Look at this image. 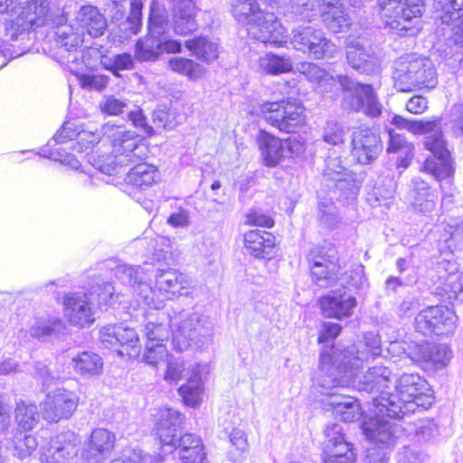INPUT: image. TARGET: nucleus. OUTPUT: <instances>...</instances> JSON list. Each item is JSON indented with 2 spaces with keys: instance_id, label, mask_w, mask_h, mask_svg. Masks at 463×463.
<instances>
[{
  "instance_id": "9d476101",
  "label": "nucleus",
  "mask_w": 463,
  "mask_h": 463,
  "mask_svg": "<svg viewBox=\"0 0 463 463\" xmlns=\"http://www.w3.org/2000/svg\"><path fill=\"white\" fill-rule=\"evenodd\" d=\"M437 33L446 41L445 58L463 67V0H439Z\"/></svg>"
},
{
  "instance_id": "72a5a7b5",
  "label": "nucleus",
  "mask_w": 463,
  "mask_h": 463,
  "mask_svg": "<svg viewBox=\"0 0 463 463\" xmlns=\"http://www.w3.org/2000/svg\"><path fill=\"white\" fill-rule=\"evenodd\" d=\"M257 143L266 166L275 167L287 157V146L284 141L265 130L260 131Z\"/></svg>"
},
{
  "instance_id": "423d86ee",
  "label": "nucleus",
  "mask_w": 463,
  "mask_h": 463,
  "mask_svg": "<svg viewBox=\"0 0 463 463\" xmlns=\"http://www.w3.org/2000/svg\"><path fill=\"white\" fill-rule=\"evenodd\" d=\"M236 21L246 27L248 35L266 46L279 47L286 43V30L272 12L259 7L256 0H232Z\"/></svg>"
},
{
  "instance_id": "6e6552de",
  "label": "nucleus",
  "mask_w": 463,
  "mask_h": 463,
  "mask_svg": "<svg viewBox=\"0 0 463 463\" xmlns=\"http://www.w3.org/2000/svg\"><path fill=\"white\" fill-rule=\"evenodd\" d=\"M167 318L176 351L183 352L192 345L202 346L211 340L213 324L203 314L176 307L167 313Z\"/></svg>"
},
{
  "instance_id": "6e6d98bb",
  "label": "nucleus",
  "mask_w": 463,
  "mask_h": 463,
  "mask_svg": "<svg viewBox=\"0 0 463 463\" xmlns=\"http://www.w3.org/2000/svg\"><path fill=\"white\" fill-rule=\"evenodd\" d=\"M138 336L134 329L118 326V345L122 348L118 349V355H128L135 357L139 354Z\"/></svg>"
},
{
  "instance_id": "9b49d317",
  "label": "nucleus",
  "mask_w": 463,
  "mask_h": 463,
  "mask_svg": "<svg viewBox=\"0 0 463 463\" xmlns=\"http://www.w3.org/2000/svg\"><path fill=\"white\" fill-rule=\"evenodd\" d=\"M424 0H378L385 26L400 36H415L421 30Z\"/></svg>"
},
{
  "instance_id": "473e14b6",
  "label": "nucleus",
  "mask_w": 463,
  "mask_h": 463,
  "mask_svg": "<svg viewBox=\"0 0 463 463\" xmlns=\"http://www.w3.org/2000/svg\"><path fill=\"white\" fill-rule=\"evenodd\" d=\"M346 59L348 64L360 74L372 75L381 71L380 58L371 47L359 43L347 47Z\"/></svg>"
},
{
  "instance_id": "4be33fe9",
  "label": "nucleus",
  "mask_w": 463,
  "mask_h": 463,
  "mask_svg": "<svg viewBox=\"0 0 463 463\" xmlns=\"http://www.w3.org/2000/svg\"><path fill=\"white\" fill-rule=\"evenodd\" d=\"M80 440L72 431L52 437L41 454L42 463H74L79 453Z\"/></svg>"
},
{
  "instance_id": "f704fd0d",
  "label": "nucleus",
  "mask_w": 463,
  "mask_h": 463,
  "mask_svg": "<svg viewBox=\"0 0 463 463\" xmlns=\"http://www.w3.org/2000/svg\"><path fill=\"white\" fill-rule=\"evenodd\" d=\"M411 186V205L414 211L423 215H430L435 211L439 200L437 191L431 189L430 184L420 177L413 178Z\"/></svg>"
},
{
  "instance_id": "0eeeda50",
  "label": "nucleus",
  "mask_w": 463,
  "mask_h": 463,
  "mask_svg": "<svg viewBox=\"0 0 463 463\" xmlns=\"http://www.w3.org/2000/svg\"><path fill=\"white\" fill-rule=\"evenodd\" d=\"M387 416L402 419L417 410H427L434 401L433 391L425 378L418 373H403L393 382L392 394L385 398Z\"/></svg>"
},
{
  "instance_id": "bf43d9fd",
  "label": "nucleus",
  "mask_w": 463,
  "mask_h": 463,
  "mask_svg": "<svg viewBox=\"0 0 463 463\" xmlns=\"http://www.w3.org/2000/svg\"><path fill=\"white\" fill-rule=\"evenodd\" d=\"M92 165L101 175L97 177V179L108 184H114L116 178V155L111 153L107 156H100L94 160Z\"/></svg>"
},
{
  "instance_id": "09e8293b",
  "label": "nucleus",
  "mask_w": 463,
  "mask_h": 463,
  "mask_svg": "<svg viewBox=\"0 0 463 463\" xmlns=\"http://www.w3.org/2000/svg\"><path fill=\"white\" fill-rule=\"evenodd\" d=\"M203 392V381L198 370H194L186 383L178 389L184 402L191 407H195L201 402Z\"/></svg>"
},
{
  "instance_id": "39448f33",
  "label": "nucleus",
  "mask_w": 463,
  "mask_h": 463,
  "mask_svg": "<svg viewBox=\"0 0 463 463\" xmlns=\"http://www.w3.org/2000/svg\"><path fill=\"white\" fill-rule=\"evenodd\" d=\"M156 417V435L161 445L162 460L167 453L176 455L181 463H207L202 439L194 434L185 433L177 438L184 416L171 408H161Z\"/></svg>"
},
{
  "instance_id": "8fccbe9b",
  "label": "nucleus",
  "mask_w": 463,
  "mask_h": 463,
  "mask_svg": "<svg viewBox=\"0 0 463 463\" xmlns=\"http://www.w3.org/2000/svg\"><path fill=\"white\" fill-rule=\"evenodd\" d=\"M14 420L18 427L24 430H33L40 420L37 406L24 401L18 402L14 410Z\"/></svg>"
},
{
  "instance_id": "c9c22d12",
  "label": "nucleus",
  "mask_w": 463,
  "mask_h": 463,
  "mask_svg": "<svg viewBox=\"0 0 463 463\" xmlns=\"http://www.w3.org/2000/svg\"><path fill=\"white\" fill-rule=\"evenodd\" d=\"M247 252L255 258L269 260L275 251V237L268 232L252 230L244 234Z\"/></svg>"
},
{
  "instance_id": "37998d69",
  "label": "nucleus",
  "mask_w": 463,
  "mask_h": 463,
  "mask_svg": "<svg viewBox=\"0 0 463 463\" xmlns=\"http://www.w3.org/2000/svg\"><path fill=\"white\" fill-rule=\"evenodd\" d=\"M389 144L387 152L389 154H400L397 165L398 166L407 167L410 159L413 155V145L409 142L404 135L395 132L393 129L388 130Z\"/></svg>"
},
{
  "instance_id": "f03ea898",
  "label": "nucleus",
  "mask_w": 463,
  "mask_h": 463,
  "mask_svg": "<svg viewBox=\"0 0 463 463\" xmlns=\"http://www.w3.org/2000/svg\"><path fill=\"white\" fill-rule=\"evenodd\" d=\"M120 119L128 120L145 134H150L153 129L146 123L139 107L118 99V166L132 165L124 178L127 184L141 189L149 187L159 180L160 173L155 165L144 162L147 147L140 135L130 129L123 130V126L118 124Z\"/></svg>"
},
{
  "instance_id": "f257e3e1",
  "label": "nucleus",
  "mask_w": 463,
  "mask_h": 463,
  "mask_svg": "<svg viewBox=\"0 0 463 463\" xmlns=\"http://www.w3.org/2000/svg\"><path fill=\"white\" fill-rule=\"evenodd\" d=\"M382 354L381 338L373 332L364 334V340L337 352L334 348L323 351L320 354V372L326 375L321 384L326 389L334 386H352L359 392L372 397L376 409V418L387 415V403L384 399L392 394L393 379L392 370L387 365L370 367L364 373L359 374L364 362H368Z\"/></svg>"
},
{
  "instance_id": "f8f14e48",
  "label": "nucleus",
  "mask_w": 463,
  "mask_h": 463,
  "mask_svg": "<svg viewBox=\"0 0 463 463\" xmlns=\"http://www.w3.org/2000/svg\"><path fill=\"white\" fill-rule=\"evenodd\" d=\"M76 138V146L74 148L79 152H83L92 148L99 142L100 136L99 133L89 130L76 131L74 124L71 122L65 123L61 128L53 136L44 147L39 151V155L43 157L60 162L68 165L72 169H79L80 164L79 160L71 154L68 153L63 147L52 149L53 146L63 144L66 140Z\"/></svg>"
},
{
  "instance_id": "13d9d810",
  "label": "nucleus",
  "mask_w": 463,
  "mask_h": 463,
  "mask_svg": "<svg viewBox=\"0 0 463 463\" xmlns=\"http://www.w3.org/2000/svg\"><path fill=\"white\" fill-rule=\"evenodd\" d=\"M230 442L232 449L228 453L232 463H241L245 458L244 453L248 449V440L244 431L233 429L230 434Z\"/></svg>"
},
{
  "instance_id": "a878e982",
  "label": "nucleus",
  "mask_w": 463,
  "mask_h": 463,
  "mask_svg": "<svg viewBox=\"0 0 463 463\" xmlns=\"http://www.w3.org/2000/svg\"><path fill=\"white\" fill-rule=\"evenodd\" d=\"M64 316L72 326L85 327L94 323L93 305L86 292H72L64 297Z\"/></svg>"
},
{
  "instance_id": "864d4df0",
  "label": "nucleus",
  "mask_w": 463,
  "mask_h": 463,
  "mask_svg": "<svg viewBox=\"0 0 463 463\" xmlns=\"http://www.w3.org/2000/svg\"><path fill=\"white\" fill-rule=\"evenodd\" d=\"M160 37L147 35L136 43L135 54L139 61H155L162 54Z\"/></svg>"
},
{
  "instance_id": "a211bd4d",
  "label": "nucleus",
  "mask_w": 463,
  "mask_h": 463,
  "mask_svg": "<svg viewBox=\"0 0 463 463\" xmlns=\"http://www.w3.org/2000/svg\"><path fill=\"white\" fill-rule=\"evenodd\" d=\"M456 326V315L447 306L428 307L420 311L414 319L417 332L427 335H445L453 332Z\"/></svg>"
},
{
  "instance_id": "4468645a",
  "label": "nucleus",
  "mask_w": 463,
  "mask_h": 463,
  "mask_svg": "<svg viewBox=\"0 0 463 463\" xmlns=\"http://www.w3.org/2000/svg\"><path fill=\"white\" fill-rule=\"evenodd\" d=\"M364 435L378 448L368 449L366 463H388L389 453L384 450L392 448L401 439L403 429L388 420L373 418L363 423Z\"/></svg>"
},
{
  "instance_id": "0e129e2a",
  "label": "nucleus",
  "mask_w": 463,
  "mask_h": 463,
  "mask_svg": "<svg viewBox=\"0 0 463 463\" xmlns=\"http://www.w3.org/2000/svg\"><path fill=\"white\" fill-rule=\"evenodd\" d=\"M415 437L419 442H427L439 434V427L432 419H422L415 424Z\"/></svg>"
},
{
  "instance_id": "412c9836",
  "label": "nucleus",
  "mask_w": 463,
  "mask_h": 463,
  "mask_svg": "<svg viewBox=\"0 0 463 463\" xmlns=\"http://www.w3.org/2000/svg\"><path fill=\"white\" fill-rule=\"evenodd\" d=\"M79 398L75 392L66 389H56L48 392L41 402L43 418L49 422H58L71 417L78 407Z\"/></svg>"
},
{
  "instance_id": "2eb2a0df",
  "label": "nucleus",
  "mask_w": 463,
  "mask_h": 463,
  "mask_svg": "<svg viewBox=\"0 0 463 463\" xmlns=\"http://www.w3.org/2000/svg\"><path fill=\"white\" fill-rule=\"evenodd\" d=\"M61 20L56 22L52 29L55 34V43L58 46L56 59L61 64H66L71 71L78 70L83 51L79 48L84 43L82 30L74 24H68L63 13Z\"/></svg>"
},
{
  "instance_id": "dca6fc26",
  "label": "nucleus",
  "mask_w": 463,
  "mask_h": 463,
  "mask_svg": "<svg viewBox=\"0 0 463 463\" xmlns=\"http://www.w3.org/2000/svg\"><path fill=\"white\" fill-rule=\"evenodd\" d=\"M323 182L327 189L335 188L344 199H355L360 190V183L355 175L348 170L335 149H330L325 159Z\"/></svg>"
},
{
  "instance_id": "c03bdc74",
  "label": "nucleus",
  "mask_w": 463,
  "mask_h": 463,
  "mask_svg": "<svg viewBox=\"0 0 463 463\" xmlns=\"http://www.w3.org/2000/svg\"><path fill=\"white\" fill-rule=\"evenodd\" d=\"M169 32V20L166 9L157 1L150 4L147 22V33L150 35L162 37Z\"/></svg>"
},
{
  "instance_id": "e2e57ef3",
  "label": "nucleus",
  "mask_w": 463,
  "mask_h": 463,
  "mask_svg": "<svg viewBox=\"0 0 463 463\" xmlns=\"http://www.w3.org/2000/svg\"><path fill=\"white\" fill-rule=\"evenodd\" d=\"M80 62L78 64V70H73L72 71H75L79 83L82 89L87 90L100 91L107 87L109 83V78L107 76L99 74L96 75L90 73H80L79 71H76L80 69Z\"/></svg>"
},
{
  "instance_id": "1a4fd4ad",
  "label": "nucleus",
  "mask_w": 463,
  "mask_h": 463,
  "mask_svg": "<svg viewBox=\"0 0 463 463\" xmlns=\"http://www.w3.org/2000/svg\"><path fill=\"white\" fill-rule=\"evenodd\" d=\"M394 87L402 92L415 89H433L438 84L436 68L430 59L409 54L394 62Z\"/></svg>"
},
{
  "instance_id": "49530a36",
  "label": "nucleus",
  "mask_w": 463,
  "mask_h": 463,
  "mask_svg": "<svg viewBox=\"0 0 463 463\" xmlns=\"http://www.w3.org/2000/svg\"><path fill=\"white\" fill-rule=\"evenodd\" d=\"M72 366L81 375L94 376L101 373L103 369L102 358L92 352H82L72 358Z\"/></svg>"
},
{
  "instance_id": "a18cd8bd",
  "label": "nucleus",
  "mask_w": 463,
  "mask_h": 463,
  "mask_svg": "<svg viewBox=\"0 0 463 463\" xmlns=\"http://www.w3.org/2000/svg\"><path fill=\"white\" fill-rule=\"evenodd\" d=\"M64 328V324L61 318L48 315L34 319L30 328V334L33 337L41 339L61 334Z\"/></svg>"
},
{
  "instance_id": "20e7f679",
  "label": "nucleus",
  "mask_w": 463,
  "mask_h": 463,
  "mask_svg": "<svg viewBox=\"0 0 463 463\" xmlns=\"http://www.w3.org/2000/svg\"><path fill=\"white\" fill-rule=\"evenodd\" d=\"M296 69L312 83L338 84L343 91L342 106L345 109L362 112L371 118L382 114L383 106L371 84L355 81L346 75L333 77L320 66L308 61L298 63Z\"/></svg>"
},
{
  "instance_id": "052dcab7",
  "label": "nucleus",
  "mask_w": 463,
  "mask_h": 463,
  "mask_svg": "<svg viewBox=\"0 0 463 463\" xmlns=\"http://www.w3.org/2000/svg\"><path fill=\"white\" fill-rule=\"evenodd\" d=\"M38 447L37 439L30 434L16 436L14 440L13 455L23 460L32 455Z\"/></svg>"
},
{
  "instance_id": "2f4dec72",
  "label": "nucleus",
  "mask_w": 463,
  "mask_h": 463,
  "mask_svg": "<svg viewBox=\"0 0 463 463\" xmlns=\"http://www.w3.org/2000/svg\"><path fill=\"white\" fill-rule=\"evenodd\" d=\"M320 306L324 316L341 319L352 315L356 299L345 288L336 289L321 298Z\"/></svg>"
},
{
  "instance_id": "79ce46f5",
  "label": "nucleus",
  "mask_w": 463,
  "mask_h": 463,
  "mask_svg": "<svg viewBox=\"0 0 463 463\" xmlns=\"http://www.w3.org/2000/svg\"><path fill=\"white\" fill-rule=\"evenodd\" d=\"M259 67L261 72L277 76L290 72L293 70V62L288 55L267 52L259 58Z\"/></svg>"
},
{
  "instance_id": "774afa93",
  "label": "nucleus",
  "mask_w": 463,
  "mask_h": 463,
  "mask_svg": "<svg viewBox=\"0 0 463 463\" xmlns=\"http://www.w3.org/2000/svg\"><path fill=\"white\" fill-rule=\"evenodd\" d=\"M167 357V349L164 344H146L142 360L146 364L153 367H156L161 362H164Z\"/></svg>"
},
{
  "instance_id": "de8ad7c7",
  "label": "nucleus",
  "mask_w": 463,
  "mask_h": 463,
  "mask_svg": "<svg viewBox=\"0 0 463 463\" xmlns=\"http://www.w3.org/2000/svg\"><path fill=\"white\" fill-rule=\"evenodd\" d=\"M329 197H322L318 194V217L322 223H324L326 227L332 228L336 223V208L333 202L334 199L339 200L343 203H347L349 201H353L354 199H344L340 197V192L337 191L336 194L335 188L328 189Z\"/></svg>"
},
{
  "instance_id": "f3484780",
  "label": "nucleus",
  "mask_w": 463,
  "mask_h": 463,
  "mask_svg": "<svg viewBox=\"0 0 463 463\" xmlns=\"http://www.w3.org/2000/svg\"><path fill=\"white\" fill-rule=\"evenodd\" d=\"M291 43L295 50L315 60L331 58L337 50L321 30L310 25L294 28Z\"/></svg>"
},
{
  "instance_id": "58836bf2",
  "label": "nucleus",
  "mask_w": 463,
  "mask_h": 463,
  "mask_svg": "<svg viewBox=\"0 0 463 463\" xmlns=\"http://www.w3.org/2000/svg\"><path fill=\"white\" fill-rule=\"evenodd\" d=\"M415 349L417 353L409 354L413 361L431 362L439 367L447 365L452 357V352L446 345L420 344Z\"/></svg>"
},
{
  "instance_id": "69168bd1",
  "label": "nucleus",
  "mask_w": 463,
  "mask_h": 463,
  "mask_svg": "<svg viewBox=\"0 0 463 463\" xmlns=\"http://www.w3.org/2000/svg\"><path fill=\"white\" fill-rule=\"evenodd\" d=\"M162 458L161 455L142 456L141 450L128 448L122 450L120 458H118V463H160Z\"/></svg>"
},
{
  "instance_id": "338daca9",
  "label": "nucleus",
  "mask_w": 463,
  "mask_h": 463,
  "mask_svg": "<svg viewBox=\"0 0 463 463\" xmlns=\"http://www.w3.org/2000/svg\"><path fill=\"white\" fill-rule=\"evenodd\" d=\"M446 126L456 137H463V102L454 104L448 113Z\"/></svg>"
},
{
  "instance_id": "b1692460",
  "label": "nucleus",
  "mask_w": 463,
  "mask_h": 463,
  "mask_svg": "<svg viewBox=\"0 0 463 463\" xmlns=\"http://www.w3.org/2000/svg\"><path fill=\"white\" fill-rule=\"evenodd\" d=\"M325 375L326 373L321 372L318 384L321 387V393L328 397L326 405L330 407L335 419L345 422H352L358 420L361 416V406L357 399L345 393L334 392V389H342L343 387L341 386H334L330 389L324 388L321 382Z\"/></svg>"
},
{
  "instance_id": "aec40b11",
  "label": "nucleus",
  "mask_w": 463,
  "mask_h": 463,
  "mask_svg": "<svg viewBox=\"0 0 463 463\" xmlns=\"http://www.w3.org/2000/svg\"><path fill=\"white\" fill-rule=\"evenodd\" d=\"M326 439L323 448L325 463H354L353 445L345 439L341 424H328L325 430Z\"/></svg>"
},
{
  "instance_id": "6ab92c4d",
  "label": "nucleus",
  "mask_w": 463,
  "mask_h": 463,
  "mask_svg": "<svg viewBox=\"0 0 463 463\" xmlns=\"http://www.w3.org/2000/svg\"><path fill=\"white\" fill-rule=\"evenodd\" d=\"M32 30L20 15L0 24V52L10 58L19 57L29 51Z\"/></svg>"
},
{
  "instance_id": "c85d7f7f",
  "label": "nucleus",
  "mask_w": 463,
  "mask_h": 463,
  "mask_svg": "<svg viewBox=\"0 0 463 463\" xmlns=\"http://www.w3.org/2000/svg\"><path fill=\"white\" fill-rule=\"evenodd\" d=\"M173 6L174 32L180 36L192 34L198 28L196 15L201 0H170Z\"/></svg>"
},
{
  "instance_id": "c756f323",
  "label": "nucleus",
  "mask_w": 463,
  "mask_h": 463,
  "mask_svg": "<svg viewBox=\"0 0 463 463\" xmlns=\"http://www.w3.org/2000/svg\"><path fill=\"white\" fill-rule=\"evenodd\" d=\"M115 444V435L105 429L92 431L89 441L82 449V463H101L110 455Z\"/></svg>"
},
{
  "instance_id": "393cba45",
  "label": "nucleus",
  "mask_w": 463,
  "mask_h": 463,
  "mask_svg": "<svg viewBox=\"0 0 463 463\" xmlns=\"http://www.w3.org/2000/svg\"><path fill=\"white\" fill-rule=\"evenodd\" d=\"M383 150L378 134L370 128H357L352 135V156L362 165L371 164Z\"/></svg>"
},
{
  "instance_id": "680f3d73",
  "label": "nucleus",
  "mask_w": 463,
  "mask_h": 463,
  "mask_svg": "<svg viewBox=\"0 0 463 463\" xmlns=\"http://www.w3.org/2000/svg\"><path fill=\"white\" fill-rule=\"evenodd\" d=\"M170 328L169 323L166 325L163 322L157 323L149 321L145 326L146 344H163V342L168 340L170 336Z\"/></svg>"
},
{
  "instance_id": "5fc2aeb1",
  "label": "nucleus",
  "mask_w": 463,
  "mask_h": 463,
  "mask_svg": "<svg viewBox=\"0 0 463 463\" xmlns=\"http://www.w3.org/2000/svg\"><path fill=\"white\" fill-rule=\"evenodd\" d=\"M168 66L175 73L186 76L193 80L201 78L205 71L201 64L185 57L171 58Z\"/></svg>"
},
{
  "instance_id": "5701e85b",
  "label": "nucleus",
  "mask_w": 463,
  "mask_h": 463,
  "mask_svg": "<svg viewBox=\"0 0 463 463\" xmlns=\"http://www.w3.org/2000/svg\"><path fill=\"white\" fill-rule=\"evenodd\" d=\"M63 12L52 6L49 0H32L22 7L20 20H24L32 31L42 27L52 28L61 20Z\"/></svg>"
},
{
  "instance_id": "a19ab883",
  "label": "nucleus",
  "mask_w": 463,
  "mask_h": 463,
  "mask_svg": "<svg viewBox=\"0 0 463 463\" xmlns=\"http://www.w3.org/2000/svg\"><path fill=\"white\" fill-rule=\"evenodd\" d=\"M142 9L141 0H131L129 14L118 24V41L123 42L138 33L142 25Z\"/></svg>"
},
{
  "instance_id": "ea45409f",
  "label": "nucleus",
  "mask_w": 463,
  "mask_h": 463,
  "mask_svg": "<svg viewBox=\"0 0 463 463\" xmlns=\"http://www.w3.org/2000/svg\"><path fill=\"white\" fill-rule=\"evenodd\" d=\"M184 46L198 60L210 63L219 57V44L203 35L185 41Z\"/></svg>"
},
{
  "instance_id": "ddd939ff",
  "label": "nucleus",
  "mask_w": 463,
  "mask_h": 463,
  "mask_svg": "<svg viewBox=\"0 0 463 463\" xmlns=\"http://www.w3.org/2000/svg\"><path fill=\"white\" fill-rule=\"evenodd\" d=\"M256 113L282 133H297L306 124L305 108L297 99L266 101Z\"/></svg>"
},
{
  "instance_id": "e433bc0d",
  "label": "nucleus",
  "mask_w": 463,
  "mask_h": 463,
  "mask_svg": "<svg viewBox=\"0 0 463 463\" xmlns=\"http://www.w3.org/2000/svg\"><path fill=\"white\" fill-rule=\"evenodd\" d=\"M156 286L160 291H165L172 295H188L186 291L190 288L189 278L175 269H157L156 275Z\"/></svg>"
},
{
  "instance_id": "cd10ccee",
  "label": "nucleus",
  "mask_w": 463,
  "mask_h": 463,
  "mask_svg": "<svg viewBox=\"0 0 463 463\" xmlns=\"http://www.w3.org/2000/svg\"><path fill=\"white\" fill-rule=\"evenodd\" d=\"M118 280L122 284H128L133 293L138 296L146 305L158 309L159 304L155 302V290L151 284L144 278L142 268L128 267L118 261Z\"/></svg>"
},
{
  "instance_id": "4c0bfd02",
  "label": "nucleus",
  "mask_w": 463,
  "mask_h": 463,
  "mask_svg": "<svg viewBox=\"0 0 463 463\" xmlns=\"http://www.w3.org/2000/svg\"><path fill=\"white\" fill-rule=\"evenodd\" d=\"M75 24L91 37H99L107 28V21L93 5H82L76 13Z\"/></svg>"
},
{
  "instance_id": "4d7b16f0",
  "label": "nucleus",
  "mask_w": 463,
  "mask_h": 463,
  "mask_svg": "<svg viewBox=\"0 0 463 463\" xmlns=\"http://www.w3.org/2000/svg\"><path fill=\"white\" fill-rule=\"evenodd\" d=\"M97 60H99V63L104 69L110 71L113 75L116 76L115 54L111 56L99 55L97 49L94 48H88L87 50H83L80 63H82V65H84L86 68L91 69L95 67Z\"/></svg>"
},
{
  "instance_id": "603ef678",
  "label": "nucleus",
  "mask_w": 463,
  "mask_h": 463,
  "mask_svg": "<svg viewBox=\"0 0 463 463\" xmlns=\"http://www.w3.org/2000/svg\"><path fill=\"white\" fill-rule=\"evenodd\" d=\"M436 232L440 233L439 241H443L448 248L455 246L454 242L463 241V222L459 219L450 218L449 221L444 219L440 224L437 225Z\"/></svg>"
},
{
  "instance_id": "7ed1b4c3",
  "label": "nucleus",
  "mask_w": 463,
  "mask_h": 463,
  "mask_svg": "<svg viewBox=\"0 0 463 463\" xmlns=\"http://www.w3.org/2000/svg\"><path fill=\"white\" fill-rule=\"evenodd\" d=\"M391 124L399 129H406L414 135L424 137L423 146L431 153L423 165L422 170L430 174L438 181L449 178L454 174L451 153L448 148L441 119L435 118L431 120H409L402 116L394 115Z\"/></svg>"
},
{
  "instance_id": "7c9ffc66",
  "label": "nucleus",
  "mask_w": 463,
  "mask_h": 463,
  "mask_svg": "<svg viewBox=\"0 0 463 463\" xmlns=\"http://www.w3.org/2000/svg\"><path fill=\"white\" fill-rule=\"evenodd\" d=\"M315 9L313 19L319 14L332 33L345 32L350 26V16L339 0H317Z\"/></svg>"
},
{
  "instance_id": "bb28decb",
  "label": "nucleus",
  "mask_w": 463,
  "mask_h": 463,
  "mask_svg": "<svg viewBox=\"0 0 463 463\" xmlns=\"http://www.w3.org/2000/svg\"><path fill=\"white\" fill-rule=\"evenodd\" d=\"M430 278L437 285L438 294H447L449 298H456L463 291V283L455 262L441 260L430 270Z\"/></svg>"
},
{
  "instance_id": "3c124183",
  "label": "nucleus",
  "mask_w": 463,
  "mask_h": 463,
  "mask_svg": "<svg viewBox=\"0 0 463 463\" xmlns=\"http://www.w3.org/2000/svg\"><path fill=\"white\" fill-rule=\"evenodd\" d=\"M339 269L338 260H327L326 263L309 268L313 281L320 288L331 286L337 279Z\"/></svg>"
}]
</instances>
